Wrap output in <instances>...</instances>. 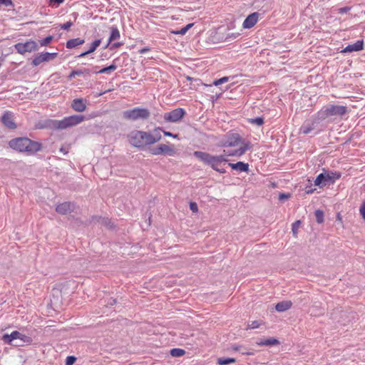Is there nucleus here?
<instances>
[{
	"instance_id": "1",
	"label": "nucleus",
	"mask_w": 365,
	"mask_h": 365,
	"mask_svg": "<svg viewBox=\"0 0 365 365\" xmlns=\"http://www.w3.org/2000/svg\"><path fill=\"white\" fill-rule=\"evenodd\" d=\"M161 131L160 128H155L153 132L134 130L127 135V139L132 146L142 149L160 140Z\"/></svg>"
},
{
	"instance_id": "2",
	"label": "nucleus",
	"mask_w": 365,
	"mask_h": 365,
	"mask_svg": "<svg viewBox=\"0 0 365 365\" xmlns=\"http://www.w3.org/2000/svg\"><path fill=\"white\" fill-rule=\"evenodd\" d=\"M225 155H212L210 153L195 151L193 155L203 163L210 165L213 170L220 173H225L226 170L222 168L228 160L226 158V151L224 150Z\"/></svg>"
},
{
	"instance_id": "3",
	"label": "nucleus",
	"mask_w": 365,
	"mask_h": 365,
	"mask_svg": "<svg viewBox=\"0 0 365 365\" xmlns=\"http://www.w3.org/2000/svg\"><path fill=\"white\" fill-rule=\"evenodd\" d=\"M11 148L20 152L33 154L41 149V145L35 141H32L28 138H16L9 142Z\"/></svg>"
},
{
	"instance_id": "4",
	"label": "nucleus",
	"mask_w": 365,
	"mask_h": 365,
	"mask_svg": "<svg viewBox=\"0 0 365 365\" xmlns=\"http://www.w3.org/2000/svg\"><path fill=\"white\" fill-rule=\"evenodd\" d=\"M84 119L83 115H74L66 117L61 120H51L48 123V126L54 129L63 130L78 125L83 122Z\"/></svg>"
},
{
	"instance_id": "5",
	"label": "nucleus",
	"mask_w": 365,
	"mask_h": 365,
	"mask_svg": "<svg viewBox=\"0 0 365 365\" xmlns=\"http://www.w3.org/2000/svg\"><path fill=\"white\" fill-rule=\"evenodd\" d=\"M347 112L346 107L339 105H329L318 113L319 118L324 120L329 116H342Z\"/></svg>"
},
{
	"instance_id": "6",
	"label": "nucleus",
	"mask_w": 365,
	"mask_h": 365,
	"mask_svg": "<svg viewBox=\"0 0 365 365\" xmlns=\"http://www.w3.org/2000/svg\"><path fill=\"white\" fill-rule=\"evenodd\" d=\"M150 115V113L148 109L140 107H136L123 113V116L125 119L133 121L147 120Z\"/></svg>"
},
{
	"instance_id": "7",
	"label": "nucleus",
	"mask_w": 365,
	"mask_h": 365,
	"mask_svg": "<svg viewBox=\"0 0 365 365\" xmlns=\"http://www.w3.org/2000/svg\"><path fill=\"white\" fill-rule=\"evenodd\" d=\"M341 174L336 172H324L319 174L314 180V185L323 187L327 183L334 182L336 180L339 179Z\"/></svg>"
},
{
	"instance_id": "8",
	"label": "nucleus",
	"mask_w": 365,
	"mask_h": 365,
	"mask_svg": "<svg viewBox=\"0 0 365 365\" xmlns=\"http://www.w3.org/2000/svg\"><path fill=\"white\" fill-rule=\"evenodd\" d=\"M149 152L154 155L167 154L170 156H173L176 154V150L174 148V146L166 144H159L156 147L151 148L149 149Z\"/></svg>"
},
{
	"instance_id": "9",
	"label": "nucleus",
	"mask_w": 365,
	"mask_h": 365,
	"mask_svg": "<svg viewBox=\"0 0 365 365\" xmlns=\"http://www.w3.org/2000/svg\"><path fill=\"white\" fill-rule=\"evenodd\" d=\"M17 52L20 54H24L26 52L31 53L38 50V44L34 41H27L25 43H18L14 46Z\"/></svg>"
},
{
	"instance_id": "10",
	"label": "nucleus",
	"mask_w": 365,
	"mask_h": 365,
	"mask_svg": "<svg viewBox=\"0 0 365 365\" xmlns=\"http://www.w3.org/2000/svg\"><path fill=\"white\" fill-rule=\"evenodd\" d=\"M185 114V111L182 108H176L170 112L165 113L163 118L166 122L176 123L180 120Z\"/></svg>"
},
{
	"instance_id": "11",
	"label": "nucleus",
	"mask_w": 365,
	"mask_h": 365,
	"mask_svg": "<svg viewBox=\"0 0 365 365\" xmlns=\"http://www.w3.org/2000/svg\"><path fill=\"white\" fill-rule=\"evenodd\" d=\"M3 340L6 344H13L12 341L16 339H20L23 342H30L31 338L22 334L18 331H14L11 334H6L3 336Z\"/></svg>"
},
{
	"instance_id": "12",
	"label": "nucleus",
	"mask_w": 365,
	"mask_h": 365,
	"mask_svg": "<svg viewBox=\"0 0 365 365\" xmlns=\"http://www.w3.org/2000/svg\"><path fill=\"white\" fill-rule=\"evenodd\" d=\"M57 53H41L37 55L32 61V65L37 66L41 63L48 62L52 59H54L57 56Z\"/></svg>"
},
{
	"instance_id": "13",
	"label": "nucleus",
	"mask_w": 365,
	"mask_h": 365,
	"mask_svg": "<svg viewBox=\"0 0 365 365\" xmlns=\"http://www.w3.org/2000/svg\"><path fill=\"white\" fill-rule=\"evenodd\" d=\"M243 140L238 133H230L227 135L226 141L223 143L224 147H235L240 145Z\"/></svg>"
},
{
	"instance_id": "14",
	"label": "nucleus",
	"mask_w": 365,
	"mask_h": 365,
	"mask_svg": "<svg viewBox=\"0 0 365 365\" xmlns=\"http://www.w3.org/2000/svg\"><path fill=\"white\" fill-rule=\"evenodd\" d=\"M259 16L260 14L258 12H254L248 15L242 24V27L244 29L252 28L259 21Z\"/></svg>"
},
{
	"instance_id": "15",
	"label": "nucleus",
	"mask_w": 365,
	"mask_h": 365,
	"mask_svg": "<svg viewBox=\"0 0 365 365\" xmlns=\"http://www.w3.org/2000/svg\"><path fill=\"white\" fill-rule=\"evenodd\" d=\"M240 148L237 150H235L232 152L226 153L227 156H242L244 155L248 150L252 148L251 143L249 141H244L240 144Z\"/></svg>"
},
{
	"instance_id": "16",
	"label": "nucleus",
	"mask_w": 365,
	"mask_h": 365,
	"mask_svg": "<svg viewBox=\"0 0 365 365\" xmlns=\"http://www.w3.org/2000/svg\"><path fill=\"white\" fill-rule=\"evenodd\" d=\"M3 124L8 128L14 129L16 125L14 121L13 114L9 111H6L1 117Z\"/></svg>"
},
{
	"instance_id": "17",
	"label": "nucleus",
	"mask_w": 365,
	"mask_h": 365,
	"mask_svg": "<svg viewBox=\"0 0 365 365\" xmlns=\"http://www.w3.org/2000/svg\"><path fill=\"white\" fill-rule=\"evenodd\" d=\"M71 108L77 112H83L86 109V102L83 98H76L71 103Z\"/></svg>"
},
{
	"instance_id": "18",
	"label": "nucleus",
	"mask_w": 365,
	"mask_h": 365,
	"mask_svg": "<svg viewBox=\"0 0 365 365\" xmlns=\"http://www.w3.org/2000/svg\"><path fill=\"white\" fill-rule=\"evenodd\" d=\"M73 209V205L68 202L59 204L56 207V211L61 215H66Z\"/></svg>"
},
{
	"instance_id": "19",
	"label": "nucleus",
	"mask_w": 365,
	"mask_h": 365,
	"mask_svg": "<svg viewBox=\"0 0 365 365\" xmlns=\"http://www.w3.org/2000/svg\"><path fill=\"white\" fill-rule=\"evenodd\" d=\"M364 48L363 41H357L353 44H349L346 46L342 51V53H349L353 51H359Z\"/></svg>"
},
{
	"instance_id": "20",
	"label": "nucleus",
	"mask_w": 365,
	"mask_h": 365,
	"mask_svg": "<svg viewBox=\"0 0 365 365\" xmlns=\"http://www.w3.org/2000/svg\"><path fill=\"white\" fill-rule=\"evenodd\" d=\"M232 169L239 170L240 172H247L249 170L248 163L243 162H237V163H229Z\"/></svg>"
},
{
	"instance_id": "21",
	"label": "nucleus",
	"mask_w": 365,
	"mask_h": 365,
	"mask_svg": "<svg viewBox=\"0 0 365 365\" xmlns=\"http://www.w3.org/2000/svg\"><path fill=\"white\" fill-rule=\"evenodd\" d=\"M292 303L291 301H282L276 304L275 309L279 312L287 311L291 308Z\"/></svg>"
},
{
	"instance_id": "22",
	"label": "nucleus",
	"mask_w": 365,
	"mask_h": 365,
	"mask_svg": "<svg viewBox=\"0 0 365 365\" xmlns=\"http://www.w3.org/2000/svg\"><path fill=\"white\" fill-rule=\"evenodd\" d=\"M101 42V39H97V40L94 41L91 43L90 48L88 51L83 52L80 55H78V58H83V57L87 56L88 54L94 52L96 50V48L100 46Z\"/></svg>"
},
{
	"instance_id": "23",
	"label": "nucleus",
	"mask_w": 365,
	"mask_h": 365,
	"mask_svg": "<svg viewBox=\"0 0 365 365\" xmlns=\"http://www.w3.org/2000/svg\"><path fill=\"white\" fill-rule=\"evenodd\" d=\"M84 42V39L80 38H72L66 42V48L69 49L73 48L83 44Z\"/></svg>"
},
{
	"instance_id": "24",
	"label": "nucleus",
	"mask_w": 365,
	"mask_h": 365,
	"mask_svg": "<svg viewBox=\"0 0 365 365\" xmlns=\"http://www.w3.org/2000/svg\"><path fill=\"white\" fill-rule=\"evenodd\" d=\"M279 344V341L274 338H269L265 340L257 341V344L259 346H272Z\"/></svg>"
},
{
	"instance_id": "25",
	"label": "nucleus",
	"mask_w": 365,
	"mask_h": 365,
	"mask_svg": "<svg viewBox=\"0 0 365 365\" xmlns=\"http://www.w3.org/2000/svg\"><path fill=\"white\" fill-rule=\"evenodd\" d=\"M110 29H111V31H110V37L108 38V45L110 42L115 41L120 38V32L116 27H111Z\"/></svg>"
},
{
	"instance_id": "26",
	"label": "nucleus",
	"mask_w": 365,
	"mask_h": 365,
	"mask_svg": "<svg viewBox=\"0 0 365 365\" xmlns=\"http://www.w3.org/2000/svg\"><path fill=\"white\" fill-rule=\"evenodd\" d=\"M235 362L236 359L235 358H218L217 359V364L219 365H227Z\"/></svg>"
},
{
	"instance_id": "27",
	"label": "nucleus",
	"mask_w": 365,
	"mask_h": 365,
	"mask_svg": "<svg viewBox=\"0 0 365 365\" xmlns=\"http://www.w3.org/2000/svg\"><path fill=\"white\" fill-rule=\"evenodd\" d=\"M314 129V124L304 123L300 128V133L303 134H308Z\"/></svg>"
},
{
	"instance_id": "28",
	"label": "nucleus",
	"mask_w": 365,
	"mask_h": 365,
	"mask_svg": "<svg viewBox=\"0 0 365 365\" xmlns=\"http://www.w3.org/2000/svg\"><path fill=\"white\" fill-rule=\"evenodd\" d=\"M90 73V70L87 69V68H85L83 70L73 71L71 72V73L69 74L68 78V79H72L76 76H81V75H83L84 73Z\"/></svg>"
},
{
	"instance_id": "29",
	"label": "nucleus",
	"mask_w": 365,
	"mask_h": 365,
	"mask_svg": "<svg viewBox=\"0 0 365 365\" xmlns=\"http://www.w3.org/2000/svg\"><path fill=\"white\" fill-rule=\"evenodd\" d=\"M117 68V66L115 63L111 64L110 66L103 68L101 70L96 71V73H110L111 71H115Z\"/></svg>"
},
{
	"instance_id": "30",
	"label": "nucleus",
	"mask_w": 365,
	"mask_h": 365,
	"mask_svg": "<svg viewBox=\"0 0 365 365\" xmlns=\"http://www.w3.org/2000/svg\"><path fill=\"white\" fill-rule=\"evenodd\" d=\"M185 350L182 349L175 348V349H171V351H170L171 356H175V357L182 356L185 354Z\"/></svg>"
},
{
	"instance_id": "31",
	"label": "nucleus",
	"mask_w": 365,
	"mask_h": 365,
	"mask_svg": "<svg viewBox=\"0 0 365 365\" xmlns=\"http://www.w3.org/2000/svg\"><path fill=\"white\" fill-rule=\"evenodd\" d=\"M315 217L318 223H322L324 222V212L320 210L315 211Z\"/></svg>"
},
{
	"instance_id": "32",
	"label": "nucleus",
	"mask_w": 365,
	"mask_h": 365,
	"mask_svg": "<svg viewBox=\"0 0 365 365\" xmlns=\"http://www.w3.org/2000/svg\"><path fill=\"white\" fill-rule=\"evenodd\" d=\"M300 224H301V221L297 220L292 225V231L293 232L294 236H295V237L297 236L298 229L299 227Z\"/></svg>"
},
{
	"instance_id": "33",
	"label": "nucleus",
	"mask_w": 365,
	"mask_h": 365,
	"mask_svg": "<svg viewBox=\"0 0 365 365\" xmlns=\"http://www.w3.org/2000/svg\"><path fill=\"white\" fill-rule=\"evenodd\" d=\"M250 122L252 124H255L257 125H262L264 123V118L261 117L252 118L250 120Z\"/></svg>"
},
{
	"instance_id": "34",
	"label": "nucleus",
	"mask_w": 365,
	"mask_h": 365,
	"mask_svg": "<svg viewBox=\"0 0 365 365\" xmlns=\"http://www.w3.org/2000/svg\"><path fill=\"white\" fill-rule=\"evenodd\" d=\"M52 39H53V36H48L46 37L45 38L40 41V45L41 46H47L48 44H49L51 43Z\"/></svg>"
},
{
	"instance_id": "35",
	"label": "nucleus",
	"mask_w": 365,
	"mask_h": 365,
	"mask_svg": "<svg viewBox=\"0 0 365 365\" xmlns=\"http://www.w3.org/2000/svg\"><path fill=\"white\" fill-rule=\"evenodd\" d=\"M101 223L108 228H112L113 227V224L108 218L101 219Z\"/></svg>"
},
{
	"instance_id": "36",
	"label": "nucleus",
	"mask_w": 365,
	"mask_h": 365,
	"mask_svg": "<svg viewBox=\"0 0 365 365\" xmlns=\"http://www.w3.org/2000/svg\"><path fill=\"white\" fill-rule=\"evenodd\" d=\"M324 313L323 310L318 309L317 307H314L311 310V314L314 316H319Z\"/></svg>"
},
{
	"instance_id": "37",
	"label": "nucleus",
	"mask_w": 365,
	"mask_h": 365,
	"mask_svg": "<svg viewBox=\"0 0 365 365\" xmlns=\"http://www.w3.org/2000/svg\"><path fill=\"white\" fill-rule=\"evenodd\" d=\"M228 80H229V77H222L218 80L215 81L213 84L215 86H219L220 84L227 82Z\"/></svg>"
},
{
	"instance_id": "38",
	"label": "nucleus",
	"mask_w": 365,
	"mask_h": 365,
	"mask_svg": "<svg viewBox=\"0 0 365 365\" xmlns=\"http://www.w3.org/2000/svg\"><path fill=\"white\" fill-rule=\"evenodd\" d=\"M73 25V23L69 21H67L66 23L62 24L60 26L61 29H63V30H68Z\"/></svg>"
},
{
	"instance_id": "39",
	"label": "nucleus",
	"mask_w": 365,
	"mask_h": 365,
	"mask_svg": "<svg viewBox=\"0 0 365 365\" xmlns=\"http://www.w3.org/2000/svg\"><path fill=\"white\" fill-rule=\"evenodd\" d=\"M64 0H50V5L58 7L61 4L63 3Z\"/></svg>"
},
{
	"instance_id": "40",
	"label": "nucleus",
	"mask_w": 365,
	"mask_h": 365,
	"mask_svg": "<svg viewBox=\"0 0 365 365\" xmlns=\"http://www.w3.org/2000/svg\"><path fill=\"white\" fill-rule=\"evenodd\" d=\"M187 32V30L183 27L180 30L178 31H172L171 33L174 34H180V35H185Z\"/></svg>"
},
{
	"instance_id": "41",
	"label": "nucleus",
	"mask_w": 365,
	"mask_h": 365,
	"mask_svg": "<svg viewBox=\"0 0 365 365\" xmlns=\"http://www.w3.org/2000/svg\"><path fill=\"white\" fill-rule=\"evenodd\" d=\"M351 10V7L350 6H345V7H342V8H339L337 9V12L339 14H344V13H346L348 11H349Z\"/></svg>"
},
{
	"instance_id": "42",
	"label": "nucleus",
	"mask_w": 365,
	"mask_h": 365,
	"mask_svg": "<svg viewBox=\"0 0 365 365\" xmlns=\"http://www.w3.org/2000/svg\"><path fill=\"white\" fill-rule=\"evenodd\" d=\"M76 359L74 356H68L66 359V365H72L75 361Z\"/></svg>"
},
{
	"instance_id": "43",
	"label": "nucleus",
	"mask_w": 365,
	"mask_h": 365,
	"mask_svg": "<svg viewBox=\"0 0 365 365\" xmlns=\"http://www.w3.org/2000/svg\"><path fill=\"white\" fill-rule=\"evenodd\" d=\"M190 209L193 212H197L198 211V207L196 202H192L190 203Z\"/></svg>"
},
{
	"instance_id": "44",
	"label": "nucleus",
	"mask_w": 365,
	"mask_h": 365,
	"mask_svg": "<svg viewBox=\"0 0 365 365\" xmlns=\"http://www.w3.org/2000/svg\"><path fill=\"white\" fill-rule=\"evenodd\" d=\"M259 326V323L257 321H252L250 324H248V327L250 329H256Z\"/></svg>"
},
{
	"instance_id": "45",
	"label": "nucleus",
	"mask_w": 365,
	"mask_h": 365,
	"mask_svg": "<svg viewBox=\"0 0 365 365\" xmlns=\"http://www.w3.org/2000/svg\"><path fill=\"white\" fill-rule=\"evenodd\" d=\"M290 195L289 194H285V193H280L279 195V200L281 201H284L285 200H287L289 198Z\"/></svg>"
},
{
	"instance_id": "46",
	"label": "nucleus",
	"mask_w": 365,
	"mask_h": 365,
	"mask_svg": "<svg viewBox=\"0 0 365 365\" xmlns=\"http://www.w3.org/2000/svg\"><path fill=\"white\" fill-rule=\"evenodd\" d=\"M0 5H4L5 6H9L12 5L11 0H0Z\"/></svg>"
},
{
	"instance_id": "47",
	"label": "nucleus",
	"mask_w": 365,
	"mask_h": 365,
	"mask_svg": "<svg viewBox=\"0 0 365 365\" xmlns=\"http://www.w3.org/2000/svg\"><path fill=\"white\" fill-rule=\"evenodd\" d=\"M163 132L165 136L173 137L174 138H178V135H177V134H173L169 131H165V130H163Z\"/></svg>"
},
{
	"instance_id": "48",
	"label": "nucleus",
	"mask_w": 365,
	"mask_h": 365,
	"mask_svg": "<svg viewBox=\"0 0 365 365\" xmlns=\"http://www.w3.org/2000/svg\"><path fill=\"white\" fill-rule=\"evenodd\" d=\"M360 213L363 218L365 220V203H364L360 207Z\"/></svg>"
},
{
	"instance_id": "49",
	"label": "nucleus",
	"mask_w": 365,
	"mask_h": 365,
	"mask_svg": "<svg viewBox=\"0 0 365 365\" xmlns=\"http://www.w3.org/2000/svg\"><path fill=\"white\" fill-rule=\"evenodd\" d=\"M116 303V301L115 299H110L109 302H108V304L110 306H113V304H115Z\"/></svg>"
},
{
	"instance_id": "50",
	"label": "nucleus",
	"mask_w": 365,
	"mask_h": 365,
	"mask_svg": "<svg viewBox=\"0 0 365 365\" xmlns=\"http://www.w3.org/2000/svg\"><path fill=\"white\" fill-rule=\"evenodd\" d=\"M193 24H187L185 28L188 31L191 27H192Z\"/></svg>"
},
{
	"instance_id": "51",
	"label": "nucleus",
	"mask_w": 365,
	"mask_h": 365,
	"mask_svg": "<svg viewBox=\"0 0 365 365\" xmlns=\"http://www.w3.org/2000/svg\"><path fill=\"white\" fill-rule=\"evenodd\" d=\"M147 51H148V48H143L140 50V53H145Z\"/></svg>"
},
{
	"instance_id": "52",
	"label": "nucleus",
	"mask_w": 365,
	"mask_h": 365,
	"mask_svg": "<svg viewBox=\"0 0 365 365\" xmlns=\"http://www.w3.org/2000/svg\"><path fill=\"white\" fill-rule=\"evenodd\" d=\"M232 349L235 350V351H238L239 350V347L237 346H232Z\"/></svg>"
},
{
	"instance_id": "53",
	"label": "nucleus",
	"mask_w": 365,
	"mask_h": 365,
	"mask_svg": "<svg viewBox=\"0 0 365 365\" xmlns=\"http://www.w3.org/2000/svg\"><path fill=\"white\" fill-rule=\"evenodd\" d=\"M242 354L252 355V352H242Z\"/></svg>"
},
{
	"instance_id": "54",
	"label": "nucleus",
	"mask_w": 365,
	"mask_h": 365,
	"mask_svg": "<svg viewBox=\"0 0 365 365\" xmlns=\"http://www.w3.org/2000/svg\"><path fill=\"white\" fill-rule=\"evenodd\" d=\"M61 150V152H63V153H66V152L64 151V149H63V148H61V150Z\"/></svg>"
}]
</instances>
